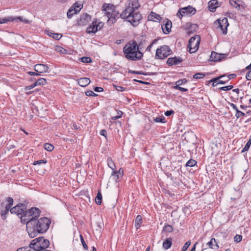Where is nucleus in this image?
Returning <instances> with one entry per match:
<instances>
[{
	"label": "nucleus",
	"instance_id": "864d4df0",
	"mask_svg": "<svg viewBox=\"0 0 251 251\" xmlns=\"http://www.w3.org/2000/svg\"><path fill=\"white\" fill-rule=\"evenodd\" d=\"M128 72L130 74L146 75V74L142 71L129 70Z\"/></svg>",
	"mask_w": 251,
	"mask_h": 251
},
{
	"label": "nucleus",
	"instance_id": "c03bdc74",
	"mask_svg": "<svg viewBox=\"0 0 251 251\" xmlns=\"http://www.w3.org/2000/svg\"><path fill=\"white\" fill-rule=\"evenodd\" d=\"M187 79L186 78H183L181 79H179L176 82V86H180L182 84H184L187 82Z\"/></svg>",
	"mask_w": 251,
	"mask_h": 251
},
{
	"label": "nucleus",
	"instance_id": "72a5a7b5",
	"mask_svg": "<svg viewBox=\"0 0 251 251\" xmlns=\"http://www.w3.org/2000/svg\"><path fill=\"white\" fill-rule=\"evenodd\" d=\"M101 201H102V195L100 193V192H99L97 193V195L95 199V201L97 204L100 205L101 203Z\"/></svg>",
	"mask_w": 251,
	"mask_h": 251
},
{
	"label": "nucleus",
	"instance_id": "1a4fd4ad",
	"mask_svg": "<svg viewBox=\"0 0 251 251\" xmlns=\"http://www.w3.org/2000/svg\"><path fill=\"white\" fill-rule=\"evenodd\" d=\"M103 23L100 22L99 20L95 19L92 23L89 25L86 29V32L88 34L95 33L103 26Z\"/></svg>",
	"mask_w": 251,
	"mask_h": 251
},
{
	"label": "nucleus",
	"instance_id": "f704fd0d",
	"mask_svg": "<svg viewBox=\"0 0 251 251\" xmlns=\"http://www.w3.org/2000/svg\"><path fill=\"white\" fill-rule=\"evenodd\" d=\"M197 162L196 160L191 159L187 162L186 166L190 167H194L197 164Z\"/></svg>",
	"mask_w": 251,
	"mask_h": 251
},
{
	"label": "nucleus",
	"instance_id": "c9c22d12",
	"mask_svg": "<svg viewBox=\"0 0 251 251\" xmlns=\"http://www.w3.org/2000/svg\"><path fill=\"white\" fill-rule=\"evenodd\" d=\"M163 230L165 232L171 233V232H173V228L171 226H170L169 225H166L164 226Z\"/></svg>",
	"mask_w": 251,
	"mask_h": 251
},
{
	"label": "nucleus",
	"instance_id": "774afa93",
	"mask_svg": "<svg viewBox=\"0 0 251 251\" xmlns=\"http://www.w3.org/2000/svg\"><path fill=\"white\" fill-rule=\"evenodd\" d=\"M106 131L104 129H102L100 131V134L102 136H104L105 137H106Z\"/></svg>",
	"mask_w": 251,
	"mask_h": 251
},
{
	"label": "nucleus",
	"instance_id": "603ef678",
	"mask_svg": "<svg viewBox=\"0 0 251 251\" xmlns=\"http://www.w3.org/2000/svg\"><path fill=\"white\" fill-rule=\"evenodd\" d=\"M173 88L175 89L178 90L182 92H187L188 91V90L187 89L180 87V86H174Z\"/></svg>",
	"mask_w": 251,
	"mask_h": 251
},
{
	"label": "nucleus",
	"instance_id": "58836bf2",
	"mask_svg": "<svg viewBox=\"0 0 251 251\" xmlns=\"http://www.w3.org/2000/svg\"><path fill=\"white\" fill-rule=\"evenodd\" d=\"M251 145V137H250V138L248 140V142L247 143V144L245 145V147L242 150L241 152H244L246 151H248L249 149H250Z\"/></svg>",
	"mask_w": 251,
	"mask_h": 251
},
{
	"label": "nucleus",
	"instance_id": "13d9d810",
	"mask_svg": "<svg viewBox=\"0 0 251 251\" xmlns=\"http://www.w3.org/2000/svg\"><path fill=\"white\" fill-rule=\"evenodd\" d=\"M236 76V75L234 74H230L226 76V79L227 81H228L230 79H233L234 78H235Z\"/></svg>",
	"mask_w": 251,
	"mask_h": 251
},
{
	"label": "nucleus",
	"instance_id": "a211bd4d",
	"mask_svg": "<svg viewBox=\"0 0 251 251\" xmlns=\"http://www.w3.org/2000/svg\"><path fill=\"white\" fill-rule=\"evenodd\" d=\"M91 20V17L88 14L81 15L77 22L78 25L80 26L85 25Z\"/></svg>",
	"mask_w": 251,
	"mask_h": 251
},
{
	"label": "nucleus",
	"instance_id": "e2e57ef3",
	"mask_svg": "<svg viewBox=\"0 0 251 251\" xmlns=\"http://www.w3.org/2000/svg\"><path fill=\"white\" fill-rule=\"evenodd\" d=\"M94 91L97 92H100L103 91V89L100 87H96L94 88Z\"/></svg>",
	"mask_w": 251,
	"mask_h": 251
},
{
	"label": "nucleus",
	"instance_id": "b1692460",
	"mask_svg": "<svg viewBox=\"0 0 251 251\" xmlns=\"http://www.w3.org/2000/svg\"><path fill=\"white\" fill-rule=\"evenodd\" d=\"M137 43V47L139 49V51H142V50L145 48L146 46V40L145 37L143 36H141L140 37L139 41H138Z\"/></svg>",
	"mask_w": 251,
	"mask_h": 251
},
{
	"label": "nucleus",
	"instance_id": "8fccbe9b",
	"mask_svg": "<svg viewBox=\"0 0 251 251\" xmlns=\"http://www.w3.org/2000/svg\"><path fill=\"white\" fill-rule=\"evenodd\" d=\"M56 50L62 54H65L67 52V50L59 46L56 47Z\"/></svg>",
	"mask_w": 251,
	"mask_h": 251
},
{
	"label": "nucleus",
	"instance_id": "f3484780",
	"mask_svg": "<svg viewBox=\"0 0 251 251\" xmlns=\"http://www.w3.org/2000/svg\"><path fill=\"white\" fill-rule=\"evenodd\" d=\"M183 61V59L179 56H175L174 57H170L168 59L167 64L168 66L177 65Z\"/></svg>",
	"mask_w": 251,
	"mask_h": 251
},
{
	"label": "nucleus",
	"instance_id": "a18cd8bd",
	"mask_svg": "<svg viewBox=\"0 0 251 251\" xmlns=\"http://www.w3.org/2000/svg\"><path fill=\"white\" fill-rule=\"evenodd\" d=\"M242 236L239 234H236L234 237V241L235 242L238 243L242 241Z\"/></svg>",
	"mask_w": 251,
	"mask_h": 251
},
{
	"label": "nucleus",
	"instance_id": "338daca9",
	"mask_svg": "<svg viewBox=\"0 0 251 251\" xmlns=\"http://www.w3.org/2000/svg\"><path fill=\"white\" fill-rule=\"evenodd\" d=\"M134 81L138 82H139V83H141V84H149V82H146V81H143L140 80L134 79Z\"/></svg>",
	"mask_w": 251,
	"mask_h": 251
},
{
	"label": "nucleus",
	"instance_id": "e433bc0d",
	"mask_svg": "<svg viewBox=\"0 0 251 251\" xmlns=\"http://www.w3.org/2000/svg\"><path fill=\"white\" fill-rule=\"evenodd\" d=\"M44 147L46 150L49 151H51L54 149V146L50 143H45Z\"/></svg>",
	"mask_w": 251,
	"mask_h": 251
},
{
	"label": "nucleus",
	"instance_id": "4c0bfd02",
	"mask_svg": "<svg viewBox=\"0 0 251 251\" xmlns=\"http://www.w3.org/2000/svg\"><path fill=\"white\" fill-rule=\"evenodd\" d=\"M37 86L44 85L47 83L46 79L44 78H40L35 81Z\"/></svg>",
	"mask_w": 251,
	"mask_h": 251
},
{
	"label": "nucleus",
	"instance_id": "bf43d9fd",
	"mask_svg": "<svg viewBox=\"0 0 251 251\" xmlns=\"http://www.w3.org/2000/svg\"><path fill=\"white\" fill-rule=\"evenodd\" d=\"M27 74L30 75H34V76H38L40 75V74L38 73L37 72H28Z\"/></svg>",
	"mask_w": 251,
	"mask_h": 251
},
{
	"label": "nucleus",
	"instance_id": "dca6fc26",
	"mask_svg": "<svg viewBox=\"0 0 251 251\" xmlns=\"http://www.w3.org/2000/svg\"><path fill=\"white\" fill-rule=\"evenodd\" d=\"M49 67L47 65L37 64L34 66V70L41 75V74L49 72Z\"/></svg>",
	"mask_w": 251,
	"mask_h": 251
},
{
	"label": "nucleus",
	"instance_id": "de8ad7c7",
	"mask_svg": "<svg viewBox=\"0 0 251 251\" xmlns=\"http://www.w3.org/2000/svg\"><path fill=\"white\" fill-rule=\"evenodd\" d=\"M236 112V113L235 114V116L237 119H238L239 118H240L242 116H244L245 115V114L244 112H243L239 110H237Z\"/></svg>",
	"mask_w": 251,
	"mask_h": 251
},
{
	"label": "nucleus",
	"instance_id": "09e8293b",
	"mask_svg": "<svg viewBox=\"0 0 251 251\" xmlns=\"http://www.w3.org/2000/svg\"><path fill=\"white\" fill-rule=\"evenodd\" d=\"M85 94L87 96L89 97H95L97 96V94H95L93 91L88 90L85 92Z\"/></svg>",
	"mask_w": 251,
	"mask_h": 251
},
{
	"label": "nucleus",
	"instance_id": "ea45409f",
	"mask_svg": "<svg viewBox=\"0 0 251 251\" xmlns=\"http://www.w3.org/2000/svg\"><path fill=\"white\" fill-rule=\"evenodd\" d=\"M154 121L156 123H164L166 122L165 118L164 117H157L154 119Z\"/></svg>",
	"mask_w": 251,
	"mask_h": 251
},
{
	"label": "nucleus",
	"instance_id": "9b49d317",
	"mask_svg": "<svg viewBox=\"0 0 251 251\" xmlns=\"http://www.w3.org/2000/svg\"><path fill=\"white\" fill-rule=\"evenodd\" d=\"M26 206L25 204L19 203L14 207L10 208V212L11 214H16L20 218L22 212L25 210Z\"/></svg>",
	"mask_w": 251,
	"mask_h": 251
},
{
	"label": "nucleus",
	"instance_id": "20e7f679",
	"mask_svg": "<svg viewBox=\"0 0 251 251\" xmlns=\"http://www.w3.org/2000/svg\"><path fill=\"white\" fill-rule=\"evenodd\" d=\"M41 213V210L36 207H32L28 210H24L20 216L21 222L24 224H26V228L27 225L34 218H38Z\"/></svg>",
	"mask_w": 251,
	"mask_h": 251
},
{
	"label": "nucleus",
	"instance_id": "7c9ffc66",
	"mask_svg": "<svg viewBox=\"0 0 251 251\" xmlns=\"http://www.w3.org/2000/svg\"><path fill=\"white\" fill-rule=\"evenodd\" d=\"M107 163L108 167L111 169L112 171L116 169L115 164L111 158L108 157L107 158Z\"/></svg>",
	"mask_w": 251,
	"mask_h": 251
},
{
	"label": "nucleus",
	"instance_id": "aec40b11",
	"mask_svg": "<svg viewBox=\"0 0 251 251\" xmlns=\"http://www.w3.org/2000/svg\"><path fill=\"white\" fill-rule=\"evenodd\" d=\"M172 22L170 20H167L166 23L162 25V29L163 32L165 34H168L171 31V28L172 27Z\"/></svg>",
	"mask_w": 251,
	"mask_h": 251
},
{
	"label": "nucleus",
	"instance_id": "0e129e2a",
	"mask_svg": "<svg viewBox=\"0 0 251 251\" xmlns=\"http://www.w3.org/2000/svg\"><path fill=\"white\" fill-rule=\"evenodd\" d=\"M224 89H223V91H228L232 89V85H228L226 86H224Z\"/></svg>",
	"mask_w": 251,
	"mask_h": 251
},
{
	"label": "nucleus",
	"instance_id": "c756f323",
	"mask_svg": "<svg viewBox=\"0 0 251 251\" xmlns=\"http://www.w3.org/2000/svg\"><path fill=\"white\" fill-rule=\"evenodd\" d=\"M142 223V218L141 215H138L135 220V226L136 229L140 228L141 224Z\"/></svg>",
	"mask_w": 251,
	"mask_h": 251
},
{
	"label": "nucleus",
	"instance_id": "6e6552de",
	"mask_svg": "<svg viewBox=\"0 0 251 251\" xmlns=\"http://www.w3.org/2000/svg\"><path fill=\"white\" fill-rule=\"evenodd\" d=\"M196 12V9L192 6L189 5L187 7L180 8L176 14V16L181 19L183 16L191 17L194 15Z\"/></svg>",
	"mask_w": 251,
	"mask_h": 251
},
{
	"label": "nucleus",
	"instance_id": "412c9836",
	"mask_svg": "<svg viewBox=\"0 0 251 251\" xmlns=\"http://www.w3.org/2000/svg\"><path fill=\"white\" fill-rule=\"evenodd\" d=\"M124 175V170L122 168H120L118 171H112L111 173V176L114 177V179L116 181H117L118 179L122 177Z\"/></svg>",
	"mask_w": 251,
	"mask_h": 251
},
{
	"label": "nucleus",
	"instance_id": "69168bd1",
	"mask_svg": "<svg viewBox=\"0 0 251 251\" xmlns=\"http://www.w3.org/2000/svg\"><path fill=\"white\" fill-rule=\"evenodd\" d=\"M228 104L231 107H232L233 108V109H234L236 111H237V110H238V109L237 107L236 106V105L235 104H234V103L229 102Z\"/></svg>",
	"mask_w": 251,
	"mask_h": 251
},
{
	"label": "nucleus",
	"instance_id": "4468645a",
	"mask_svg": "<svg viewBox=\"0 0 251 251\" xmlns=\"http://www.w3.org/2000/svg\"><path fill=\"white\" fill-rule=\"evenodd\" d=\"M184 29L187 31V33L189 36L197 31L199 26L197 24H193L191 23H187L184 26Z\"/></svg>",
	"mask_w": 251,
	"mask_h": 251
},
{
	"label": "nucleus",
	"instance_id": "5701e85b",
	"mask_svg": "<svg viewBox=\"0 0 251 251\" xmlns=\"http://www.w3.org/2000/svg\"><path fill=\"white\" fill-rule=\"evenodd\" d=\"M78 84L81 87H84L89 85L90 83V80L87 77H82L78 79Z\"/></svg>",
	"mask_w": 251,
	"mask_h": 251
},
{
	"label": "nucleus",
	"instance_id": "2f4dec72",
	"mask_svg": "<svg viewBox=\"0 0 251 251\" xmlns=\"http://www.w3.org/2000/svg\"><path fill=\"white\" fill-rule=\"evenodd\" d=\"M213 242H214L216 243L214 246H215L216 247V249H218L219 248V246L218 244V243L216 242V239L214 238H211L210 241L207 242V245L211 249H215L213 245Z\"/></svg>",
	"mask_w": 251,
	"mask_h": 251
},
{
	"label": "nucleus",
	"instance_id": "ddd939ff",
	"mask_svg": "<svg viewBox=\"0 0 251 251\" xmlns=\"http://www.w3.org/2000/svg\"><path fill=\"white\" fill-rule=\"evenodd\" d=\"M217 22L219 24V26L222 30L223 34L226 35L227 32V27L229 25L227 19L226 18H224L222 20H218Z\"/></svg>",
	"mask_w": 251,
	"mask_h": 251
},
{
	"label": "nucleus",
	"instance_id": "f8f14e48",
	"mask_svg": "<svg viewBox=\"0 0 251 251\" xmlns=\"http://www.w3.org/2000/svg\"><path fill=\"white\" fill-rule=\"evenodd\" d=\"M0 21H1V22L0 23V24H4V23H6L7 22H10V21H11V22H14V21H16V22H18V21L19 22H24V23H25V24H29V21L27 19H23V18L22 17H20V16H19V17H8L7 18H2V19H0Z\"/></svg>",
	"mask_w": 251,
	"mask_h": 251
},
{
	"label": "nucleus",
	"instance_id": "f03ea898",
	"mask_svg": "<svg viewBox=\"0 0 251 251\" xmlns=\"http://www.w3.org/2000/svg\"><path fill=\"white\" fill-rule=\"evenodd\" d=\"M34 218L27 225L26 230L29 236L32 238L39 234L45 233L49 228L51 221L47 217H42L39 219Z\"/></svg>",
	"mask_w": 251,
	"mask_h": 251
},
{
	"label": "nucleus",
	"instance_id": "052dcab7",
	"mask_svg": "<svg viewBox=\"0 0 251 251\" xmlns=\"http://www.w3.org/2000/svg\"><path fill=\"white\" fill-rule=\"evenodd\" d=\"M156 42V40H154L148 46V47L146 49V50L148 51H151V48L153 45V44L154 43H155Z\"/></svg>",
	"mask_w": 251,
	"mask_h": 251
},
{
	"label": "nucleus",
	"instance_id": "680f3d73",
	"mask_svg": "<svg viewBox=\"0 0 251 251\" xmlns=\"http://www.w3.org/2000/svg\"><path fill=\"white\" fill-rule=\"evenodd\" d=\"M246 78L247 80H251V70L249 71L246 75Z\"/></svg>",
	"mask_w": 251,
	"mask_h": 251
},
{
	"label": "nucleus",
	"instance_id": "6ab92c4d",
	"mask_svg": "<svg viewBox=\"0 0 251 251\" xmlns=\"http://www.w3.org/2000/svg\"><path fill=\"white\" fill-rule=\"evenodd\" d=\"M226 54H219L214 51H212L210 59L211 61H220L223 58H226Z\"/></svg>",
	"mask_w": 251,
	"mask_h": 251
},
{
	"label": "nucleus",
	"instance_id": "3c124183",
	"mask_svg": "<svg viewBox=\"0 0 251 251\" xmlns=\"http://www.w3.org/2000/svg\"><path fill=\"white\" fill-rule=\"evenodd\" d=\"M36 86H37V84H36V82H35L33 84H32L30 85L25 86L24 88V90L25 91L29 90Z\"/></svg>",
	"mask_w": 251,
	"mask_h": 251
},
{
	"label": "nucleus",
	"instance_id": "39448f33",
	"mask_svg": "<svg viewBox=\"0 0 251 251\" xmlns=\"http://www.w3.org/2000/svg\"><path fill=\"white\" fill-rule=\"evenodd\" d=\"M50 245L49 241L45 239L43 237L37 238L30 243L29 248L36 251H42L45 250Z\"/></svg>",
	"mask_w": 251,
	"mask_h": 251
},
{
	"label": "nucleus",
	"instance_id": "473e14b6",
	"mask_svg": "<svg viewBox=\"0 0 251 251\" xmlns=\"http://www.w3.org/2000/svg\"><path fill=\"white\" fill-rule=\"evenodd\" d=\"M226 75H222L219 76H218L217 77L214 78L213 79H211L209 80V82H213L212 85L213 86H216L218 84V82L219 80L222 78L225 77Z\"/></svg>",
	"mask_w": 251,
	"mask_h": 251
},
{
	"label": "nucleus",
	"instance_id": "0eeeda50",
	"mask_svg": "<svg viewBox=\"0 0 251 251\" xmlns=\"http://www.w3.org/2000/svg\"><path fill=\"white\" fill-rule=\"evenodd\" d=\"M172 53L170 47L167 45L161 46L156 51L155 57L157 59H163L168 57Z\"/></svg>",
	"mask_w": 251,
	"mask_h": 251
},
{
	"label": "nucleus",
	"instance_id": "393cba45",
	"mask_svg": "<svg viewBox=\"0 0 251 251\" xmlns=\"http://www.w3.org/2000/svg\"><path fill=\"white\" fill-rule=\"evenodd\" d=\"M219 6L217 0H211L208 3V7L211 12H213Z\"/></svg>",
	"mask_w": 251,
	"mask_h": 251
},
{
	"label": "nucleus",
	"instance_id": "c85d7f7f",
	"mask_svg": "<svg viewBox=\"0 0 251 251\" xmlns=\"http://www.w3.org/2000/svg\"><path fill=\"white\" fill-rule=\"evenodd\" d=\"M238 0H229V2L231 5L238 9H241L243 8L242 5L238 3Z\"/></svg>",
	"mask_w": 251,
	"mask_h": 251
},
{
	"label": "nucleus",
	"instance_id": "5fc2aeb1",
	"mask_svg": "<svg viewBox=\"0 0 251 251\" xmlns=\"http://www.w3.org/2000/svg\"><path fill=\"white\" fill-rule=\"evenodd\" d=\"M80 240H81V242L83 245V248L86 249V250H87L88 249V246L87 245H86L85 241H84V238H83L82 236V235H80Z\"/></svg>",
	"mask_w": 251,
	"mask_h": 251
},
{
	"label": "nucleus",
	"instance_id": "6e6d98bb",
	"mask_svg": "<svg viewBox=\"0 0 251 251\" xmlns=\"http://www.w3.org/2000/svg\"><path fill=\"white\" fill-rule=\"evenodd\" d=\"M115 89L119 92H123L125 90L126 88L121 86H115Z\"/></svg>",
	"mask_w": 251,
	"mask_h": 251
},
{
	"label": "nucleus",
	"instance_id": "4be33fe9",
	"mask_svg": "<svg viewBox=\"0 0 251 251\" xmlns=\"http://www.w3.org/2000/svg\"><path fill=\"white\" fill-rule=\"evenodd\" d=\"M76 6H72L68 11L67 15V17L69 19L71 18L73 15L76 14L78 12L80 11V8H79V6L77 7V8H76Z\"/></svg>",
	"mask_w": 251,
	"mask_h": 251
},
{
	"label": "nucleus",
	"instance_id": "37998d69",
	"mask_svg": "<svg viewBox=\"0 0 251 251\" xmlns=\"http://www.w3.org/2000/svg\"><path fill=\"white\" fill-rule=\"evenodd\" d=\"M47 163V160L46 159H41L37 161H35L33 163V165H41L42 164H46Z\"/></svg>",
	"mask_w": 251,
	"mask_h": 251
},
{
	"label": "nucleus",
	"instance_id": "4d7b16f0",
	"mask_svg": "<svg viewBox=\"0 0 251 251\" xmlns=\"http://www.w3.org/2000/svg\"><path fill=\"white\" fill-rule=\"evenodd\" d=\"M175 113L174 111L173 110H168V111H166L164 114L166 116H171L172 114H174Z\"/></svg>",
	"mask_w": 251,
	"mask_h": 251
},
{
	"label": "nucleus",
	"instance_id": "bb28decb",
	"mask_svg": "<svg viewBox=\"0 0 251 251\" xmlns=\"http://www.w3.org/2000/svg\"><path fill=\"white\" fill-rule=\"evenodd\" d=\"M172 245V238H168L165 240L163 243V248L164 250H168L171 248Z\"/></svg>",
	"mask_w": 251,
	"mask_h": 251
},
{
	"label": "nucleus",
	"instance_id": "7ed1b4c3",
	"mask_svg": "<svg viewBox=\"0 0 251 251\" xmlns=\"http://www.w3.org/2000/svg\"><path fill=\"white\" fill-rule=\"evenodd\" d=\"M123 52L127 59L132 61L139 60L143 56V53L139 51L137 47V43L135 40L128 42L124 46Z\"/></svg>",
	"mask_w": 251,
	"mask_h": 251
},
{
	"label": "nucleus",
	"instance_id": "79ce46f5",
	"mask_svg": "<svg viewBox=\"0 0 251 251\" xmlns=\"http://www.w3.org/2000/svg\"><path fill=\"white\" fill-rule=\"evenodd\" d=\"M80 60L83 63H90L92 62V59L89 57L83 56L80 58Z\"/></svg>",
	"mask_w": 251,
	"mask_h": 251
},
{
	"label": "nucleus",
	"instance_id": "a19ab883",
	"mask_svg": "<svg viewBox=\"0 0 251 251\" xmlns=\"http://www.w3.org/2000/svg\"><path fill=\"white\" fill-rule=\"evenodd\" d=\"M205 75L202 73H198L194 75L193 78L195 79H200L204 77Z\"/></svg>",
	"mask_w": 251,
	"mask_h": 251
},
{
	"label": "nucleus",
	"instance_id": "2eb2a0df",
	"mask_svg": "<svg viewBox=\"0 0 251 251\" xmlns=\"http://www.w3.org/2000/svg\"><path fill=\"white\" fill-rule=\"evenodd\" d=\"M101 8L102 11L104 12V14L107 16V18L115 10V6L109 3H104Z\"/></svg>",
	"mask_w": 251,
	"mask_h": 251
},
{
	"label": "nucleus",
	"instance_id": "49530a36",
	"mask_svg": "<svg viewBox=\"0 0 251 251\" xmlns=\"http://www.w3.org/2000/svg\"><path fill=\"white\" fill-rule=\"evenodd\" d=\"M191 245V241H188L186 242L182 248L181 251H186Z\"/></svg>",
	"mask_w": 251,
	"mask_h": 251
},
{
	"label": "nucleus",
	"instance_id": "f257e3e1",
	"mask_svg": "<svg viewBox=\"0 0 251 251\" xmlns=\"http://www.w3.org/2000/svg\"><path fill=\"white\" fill-rule=\"evenodd\" d=\"M140 5L138 0H128L125 4V9L120 14L116 10L108 17V24L109 25L115 23L117 19L121 18L130 23L134 26H137L142 19L141 14L136 11Z\"/></svg>",
	"mask_w": 251,
	"mask_h": 251
},
{
	"label": "nucleus",
	"instance_id": "cd10ccee",
	"mask_svg": "<svg viewBox=\"0 0 251 251\" xmlns=\"http://www.w3.org/2000/svg\"><path fill=\"white\" fill-rule=\"evenodd\" d=\"M47 34L56 40H59L62 37V35L61 34L54 33L52 31H47Z\"/></svg>",
	"mask_w": 251,
	"mask_h": 251
},
{
	"label": "nucleus",
	"instance_id": "a878e982",
	"mask_svg": "<svg viewBox=\"0 0 251 251\" xmlns=\"http://www.w3.org/2000/svg\"><path fill=\"white\" fill-rule=\"evenodd\" d=\"M148 18L150 21L157 22L161 19V17L153 12H151L148 16Z\"/></svg>",
	"mask_w": 251,
	"mask_h": 251
},
{
	"label": "nucleus",
	"instance_id": "423d86ee",
	"mask_svg": "<svg viewBox=\"0 0 251 251\" xmlns=\"http://www.w3.org/2000/svg\"><path fill=\"white\" fill-rule=\"evenodd\" d=\"M201 37L199 35H196L191 37L187 45V48L189 49V52L190 53L195 52L199 49Z\"/></svg>",
	"mask_w": 251,
	"mask_h": 251
},
{
	"label": "nucleus",
	"instance_id": "9d476101",
	"mask_svg": "<svg viewBox=\"0 0 251 251\" xmlns=\"http://www.w3.org/2000/svg\"><path fill=\"white\" fill-rule=\"evenodd\" d=\"M7 203L4 206V209H1L0 207L1 217L2 220H5L7 218V215L8 214L9 211L10 210L11 207L13 204V199L11 197H8L6 199Z\"/></svg>",
	"mask_w": 251,
	"mask_h": 251
}]
</instances>
